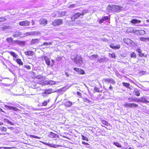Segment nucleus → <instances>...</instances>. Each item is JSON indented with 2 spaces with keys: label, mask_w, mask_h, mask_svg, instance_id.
Returning a JSON list of instances; mask_svg holds the SVG:
<instances>
[{
  "label": "nucleus",
  "mask_w": 149,
  "mask_h": 149,
  "mask_svg": "<svg viewBox=\"0 0 149 149\" xmlns=\"http://www.w3.org/2000/svg\"><path fill=\"white\" fill-rule=\"evenodd\" d=\"M144 102H149V101H148L146 99L145 100Z\"/></svg>",
  "instance_id": "nucleus-63"
},
{
  "label": "nucleus",
  "mask_w": 149,
  "mask_h": 149,
  "mask_svg": "<svg viewBox=\"0 0 149 149\" xmlns=\"http://www.w3.org/2000/svg\"><path fill=\"white\" fill-rule=\"evenodd\" d=\"M14 42L17 44L19 45H24L25 44V42L23 41H20L19 40H15L13 41Z\"/></svg>",
  "instance_id": "nucleus-19"
},
{
  "label": "nucleus",
  "mask_w": 149,
  "mask_h": 149,
  "mask_svg": "<svg viewBox=\"0 0 149 149\" xmlns=\"http://www.w3.org/2000/svg\"><path fill=\"white\" fill-rule=\"evenodd\" d=\"M6 107L10 110H13L16 111H20V110L15 107H13L10 106H6Z\"/></svg>",
  "instance_id": "nucleus-23"
},
{
  "label": "nucleus",
  "mask_w": 149,
  "mask_h": 149,
  "mask_svg": "<svg viewBox=\"0 0 149 149\" xmlns=\"http://www.w3.org/2000/svg\"><path fill=\"white\" fill-rule=\"evenodd\" d=\"M139 61V60H140L141 61H142V63H144L145 61V60L143 59H138V60Z\"/></svg>",
  "instance_id": "nucleus-54"
},
{
  "label": "nucleus",
  "mask_w": 149,
  "mask_h": 149,
  "mask_svg": "<svg viewBox=\"0 0 149 149\" xmlns=\"http://www.w3.org/2000/svg\"><path fill=\"white\" fill-rule=\"evenodd\" d=\"M52 44V43L51 42H45L41 45V46H43L45 45L48 46L51 45Z\"/></svg>",
  "instance_id": "nucleus-35"
},
{
  "label": "nucleus",
  "mask_w": 149,
  "mask_h": 149,
  "mask_svg": "<svg viewBox=\"0 0 149 149\" xmlns=\"http://www.w3.org/2000/svg\"><path fill=\"white\" fill-rule=\"evenodd\" d=\"M0 111L3 113H5L4 111H3L2 109L0 107Z\"/></svg>",
  "instance_id": "nucleus-59"
},
{
  "label": "nucleus",
  "mask_w": 149,
  "mask_h": 149,
  "mask_svg": "<svg viewBox=\"0 0 149 149\" xmlns=\"http://www.w3.org/2000/svg\"><path fill=\"white\" fill-rule=\"evenodd\" d=\"M86 13H87V12L85 10H84L81 13L77 12L72 15L70 17L72 21H74L75 20L78 19L81 16H84Z\"/></svg>",
  "instance_id": "nucleus-1"
},
{
  "label": "nucleus",
  "mask_w": 149,
  "mask_h": 149,
  "mask_svg": "<svg viewBox=\"0 0 149 149\" xmlns=\"http://www.w3.org/2000/svg\"><path fill=\"white\" fill-rule=\"evenodd\" d=\"M91 58L92 60H93L97 58L98 57V55L95 54H93L91 56Z\"/></svg>",
  "instance_id": "nucleus-37"
},
{
  "label": "nucleus",
  "mask_w": 149,
  "mask_h": 149,
  "mask_svg": "<svg viewBox=\"0 0 149 149\" xmlns=\"http://www.w3.org/2000/svg\"><path fill=\"white\" fill-rule=\"evenodd\" d=\"M9 123L12 125H14V123H13L10 121H9V123Z\"/></svg>",
  "instance_id": "nucleus-55"
},
{
  "label": "nucleus",
  "mask_w": 149,
  "mask_h": 149,
  "mask_svg": "<svg viewBox=\"0 0 149 149\" xmlns=\"http://www.w3.org/2000/svg\"><path fill=\"white\" fill-rule=\"evenodd\" d=\"M72 105V102L69 101L67 102L65 104V105L66 106L70 107Z\"/></svg>",
  "instance_id": "nucleus-33"
},
{
  "label": "nucleus",
  "mask_w": 149,
  "mask_h": 149,
  "mask_svg": "<svg viewBox=\"0 0 149 149\" xmlns=\"http://www.w3.org/2000/svg\"><path fill=\"white\" fill-rule=\"evenodd\" d=\"M31 77L32 78L35 79L36 78L37 79V76L36 75V74L34 72H33V74L31 76Z\"/></svg>",
  "instance_id": "nucleus-48"
},
{
  "label": "nucleus",
  "mask_w": 149,
  "mask_h": 149,
  "mask_svg": "<svg viewBox=\"0 0 149 149\" xmlns=\"http://www.w3.org/2000/svg\"><path fill=\"white\" fill-rule=\"evenodd\" d=\"M65 74L66 77H68L69 76V74L67 72H65Z\"/></svg>",
  "instance_id": "nucleus-56"
},
{
  "label": "nucleus",
  "mask_w": 149,
  "mask_h": 149,
  "mask_svg": "<svg viewBox=\"0 0 149 149\" xmlns=\"http://www.w3.org/2000/svg\"><path fill=\"white\" fill-rule=\"evenodd\" d=\"M49 136L51 138H58L59 137L58 136L57 134L52 132H50Z\"/></svg>",
  "instance_id": "nucleus-17"
},
{
  "label": "nucleus",
  "mask_w": 149,
  "mask_h": 149,
  "mask_svg": "<svg viewBox=\"0 0 149 149\" xmlns=\"http://www.w3.org/2000/svg\"><path fill=\"white\" fill-rule=\"evenodd\" d=\"M109 56L113 58H115L116 57L115 54L114 53L112 54H109Z\"/></svg>",
  "instance_id": "nucleus-44"
},
{
  "label": "nucleus",
  "mask_w": 149,
  "mask_h": 149,
  "mask_svg": "<svg viewBox=\"0 0 149 149\" xmlns=\"http://www.w3.org/2000/svg\"><path fill=\"white\" fill-rule=\"evenodd\" d=\"M130 22L132 24H136L141 22V21L140 20L136 19H132L130 21Z\"/></svg>",
  "instance_id": "nucleus-22"
},
{
  "label": "nucleus",
  "mask_w": 149,
  "mask_h": 149,
  "mask_svg": "<svg viewBox=\"0 0 149 149\" xmlns=\"http://www.w3.org/2000/svg\"><path fill=\"white\" fill-rule=\"evenodd\" d=\"M74 61L77 63H80L82 61V59L80 56L77 55L76 57L74 59Z\"/></svg>",
  "instance_id": "nucleus-10"
},
{
  "label": "nucleus",
  "mask_w": 149,
  "mask_h": 149,
  "mask_svg": "<svg viewBox=\"0 0 149 149\" xmlns=\"http://www.w3.org/2000/svg\"><path fill=\"white\" fill-rule=\"evenodd\" d=\"M82 143L84 144V145H88L89 144L87 143H86L84 141H82Z\"/></svg>",
  "instance_id": "nucleus-53"
},
{
  "label": "nucleus",
  "mask_w": 149,
  "mask_h": 149,
  "mask_svg": "<svg viewBox=\"0 0 149 149\" xmlns=\"http://www.w3.org/2000/svg\"><path fill=\"white\" fill-rule=\"evenodd\" d=\"M132 32L140 36L143 35L146 33V31L144 30H141L136 31H134L133 30V31L131 32Z\"/></svg>",
  "instance_id": "nucleus-8"
},
{
  "label": "nucleus",
  "mask_w": 149,
  "mask_h": 149,
  "mask_svg": "<svg viewBox=\"0 0 149 149\" xmlns=\"http://www.w3.org/2000/svg\"><path fill=\"white\" fill-rule=\"evenodd\" d=\"M22 34L20 31H16L13 35V36L14 38H17L20 37Z\"/></svg>",
  "instance_id": "nucleus-20"
},
{
  "label": "nucleus",
  "mask_w": 149,
  "mask_h": 149,
  "mask_svg": "<svg viewBox=\"0 0 149 149\" xmlns=\"http://www.w3.org/2000/svg\"><path fill=\"white\" fill-rule=\"evenodd\" d=\"M125 149H133L131 147H130L128 149L125 148Z\"/></svg>",
  "instance_id": "nucleus-64"
},
{
  "label": "nucleus",
  "mask_w": 149,
  "mask_h": 149,
  "mask_svg": "<svg viewBox=\"0 0 149 149\" xmlns=\"http://www.w3.org/2000/svg\"><path fill=\"white\" fill-rule=\"evenodd\" d=\"M101 123L102 124L106 126H108L110 125L109 123H108L106 121L104 120H102Z\"/></svg>",
  "instance_id": "nucleus-32"
},
{
  "label": "nucleus",
  "mask_w": 149,
  "mask_h": 149,
  "mask_svg": "<svg viewBox=\"0 0 149 149\" xmlns=\"http://www.w3.org/2000/svg\"><path fill=\"white\" fill-rule=\"evenodd\" d=\"M31 23H32V25H34L35 24V22H34V21L33 20H32L31 21Z\"/></svg>",
  "instance_id": "nucleus-58"
},
{
  "label": "nucleus",
  "mask_w": 149,
  "mask_h": 149,
  "mask_svg": "<svg viewBox=\"0 0 149 149\" xmlns=\"http://www.w3.org/2000/svg\"><path fill=\"white\" fill-rule=\"evenodd\" d=\"M29 136L31 137H33V138H35L38 139H40L41 138L40 137H38V136H34L33 135H30Z\"/></svg>",
  "instance_id": "nucleus-46"
},
{
  "label": "nucleus",
  "mask_w": 149,
  "mask_h": 149,
  "mask_svg": "<svg viewBox=\"0 0 149 149\" xmlns=\"http://www.w3.org/2000/svg\"><path fill=\"white\" fill-rule=\"evenodd\" d=\"M39 23L40 25L45 26L47 24L48 21L46 19L42 18L40 20Z\"/></svg>",
  "instance_id": "nucleus-11"
},
{
  "label": "nucleus",
  "mask_w": 149,
  "mask_h": 149,
  "mask_svg": "<svg viewBox=\"0 0 149 149\" xmlns=\"http://www.w3.org/2000/svg\"><path fill=\"white\" fill-rule=\"evenodd\" d=\"M24 67L27 70H30L31 69V67L29 65H24Z\"/></svg>",
  "instance_id": "nucleus-49"
},
{
  "label": "nucleus",
  "mask_w": 149,
  "mask_h": 149,
  "mask_svg": "<svg viewBox=\"0 0 149 149\" xmlns=\"http://www.w3.org/2000/svg\"><path fill=\"white\" fill-rule=\"evenodd\" d=\"M73 69L74 70L78 72L79 74H85L84 71L81 68H75Z\"/></svg>",
  "instance_id": "nucleus-12"
},
{
  "label": "nucleus",
  "mask_w": 149,
  "mask_h": 149,
  "mask_svg": "<svg viewBox=\"0 0 149 149\" xmlns=\"http://www.w3.org/2000/svg\"><path fill=\"white\" fill-rule=\"evenodd\" d=\"M77 94L79 96V97H82V94L81 92L79 91H77Z\"/></svg>",
  "instance_id": "nucleus-52"
},
{
  "label": "nucleus",
  "mask_w": 149,
  "mask_h": 149,
  "mask_svg": "<svg viewBox=\"0 0 149 149\" xmlns=\"http://www.w3.org/2000/svg\"><path fill=\"white\" fill-rule=\"evenodd\" d=\"M8 52L14 58H16L17 57V55L15 53L12 52Z\"/></svg>",
  "instance_id": "nucleus-28"
},
{
  "label": "nucleus",
  "mask_w": 149,
  "mask_h": 149,
  "mask_svg": "<svg viewBox=\"0 0 149 149\" xmlns=\"http://www.w3.org/2000/svg\"><path fill=\"white\" fill-rule=\"evenodd\" d=\"M110 47L114 49H119L120 47V46L119 45H118L116 46H114L113 44H111L109 45Z\"/></svg>",
  "instance_id": "nucleus-18"
},
{
  "label": "nucleus",
  "mask_w": 149,
  "mask_h": 149,
  "mask_svg": "<svg viewBox=\"0 0 149 149\" xmlns=\"http://www.w3.org/2000/svg\"><path fill=\"white\" fill-rule=\"evenodd\" d=\"M123 40L124 42L128 45L130 46L134 43V42L129 38H124Z\"/></svg>",
  "instance_id": "nucleus-9"
},
{
  "label": "nucleus",
  "mask_w": 149,
  "mask_h": 149,
  "mask_svg": "<svg viewBox=\"0 0 149 149\" xmlns=\"http://www.w3.org/2000/svg\"><path fill=\"white\" fill-rule=\"evenodd\" d=\"M30 24V22L28 20L22 21L19 22V25L22 26H28Z\"/></svg>",
  "instance_id": "nucleus-6"
},
{
  "label": "nucleus",
  "mask_w": 149,
  "mask_h": 149,
  "mask_svg": "<svg viewBox=\"0 0 149 149\" xmlns=\"http://www.w3.org/2000/svg\"><path fill=\"white\" fill-rule=\"evenodd\" d=\"M25 54L28 56H33L34 54V52L32 51L28 50L26 51H25L24 52Z\"/></svg>",
  "instance_id": "nucleus-15"
},
{
  "label": "nucleus",
  "mask_w": 149,
  "mask_h": 149,
  "mask_svg": "<svg viewBox=\"0 0 149 149\" xmlns=\"http://www.w3.org/2000/svg\"><path fill=\"white\" fill-rule=\"evenodd\" d=\"M63 20L61 19H54L52 22V24L54 27H56L63 24Z\"/></svg>",
  "instance_id": "nucleus-3"
},
{
  "label": "nucleus",
  "mask_w": 149,
  "mask_h": 149,
  "mask_svg": "<svg viewBox=\"0 0 149 149\" xmlns=\"http://www.w3.org/2000/svg\"><path fill=\"white\" fill-rule=\"evenodd\" d=\"M15 61L19 65H23V63L21 59L19 58H17L16 59Z\"/></svg>",
  "instance_id": "nucleus-27"
},
{
  "label": "nucleus",
  "mask_w": 149,
  "mask_h": 149,
  "mask_svg": "<svg viewBox=\"0 0 149 149\" xmlns=\"http://www.w3.org/2000/svg\"><path fill=\"white\" fill-rule=\"evenodd\" d=\"M8 128L9 129L11 130H13L14 129V128L13 127H8Z\"/></svg>",
  "instance_id": "nucleus-60"
},
{
  "label": "nucleus",
  "mask_w": 149,
  "mask_h": 149,
  "mask_svg": "<svg viewBox=\"0 0 149 149\" xmlns=\"http://www.w3.org/2000/svg\"><path fill=\"white\" fill-rule=\"evenodd\" d=\"M138 55L139 56L141 57L144 56L145 57H146L147 56V54L145 55L144 54V53H142L141 52V53L139 54H138Z\"/></svg>",
  "instance_id": "nucleus-43"
},
{
  "label": "nucleus",
  "mask_w": 149,
  "mask_h": 149,
  "mask_svg": "<svg viewBox=\"0 0 149 149\" xmlns=\"http://www.w3.org/2000/svg\"><path fill=\"white\" fill-rule=\"evenodd\" d=\"M103 81L105 82L111 83L112 84H114L116 82L113 79L105 78L103 79Z\"/></svg>",
  "instance_id": "nucleus-14"
},
{
  "label": "nucleus",
  "mask_w": 149,
  "mask_h": 149,
  "mask_svg": "<svg viewBox=\"0 0 149 149\" xmlns=\"http://www.w3.org/2000/svg\"><path fill=\"white\" fill-rule=\"evenodd\" d=\"M132 100H133L134 101H135V102L137 101L138 102H143V100H141V99H138L137 100H135V99H133Z\"/></svg>",
  "instance_id": "nucleus-50"
},
{
  "label": "nucleus",
  "mask_w": 149,
  "mask_h": 149,
  "mask_svg": "<svg viewBox=\"0 0 149 149\" xmlns=\"http://www.w3.org/2000/svg\"><path fill=\"white\" fill-rule=\"evenodd\" d=\"M39 42V39L38 38L33 39L31 41V45H33L38 43Z\"/></svg>",
  "instance_id": "nucleus-21"
},
{
  "label": "nucleus",
  "mask_w": 149,
  "mask_h": 149,
  "mask_svg": "<svg viewBox=\"0 0 149 149\" xmlns=\"http://www.w3.org/2000/svg\"><path fill=\"white\" fill-rule=\"evenodd\" d=\"M122 84L125 87L127 88H130V84L128 83L122 82Z\"/></svg>",
  "instance_id": "nucleus-34"
},
{
  "label": "nucleus",
  "mask_w": 149,
  "mask_h": 149,
  "mask_svg": "<svg viewBox=\"0 0 149 149\" xmlns=\"http://www.w3.org/2000/svg\"><path fill=\"white\" fill-rule=\"evenodd\" d=\"M133 92L134 94L136 96L139 97L140 95V93L139 91L137 90L136 89H135Z\"/></svg>",
  "instance_id": "nucleus-25"
},
{
  "label": "nucleus",
  "mask_w": 149,
  "mask_h": 149,
  "mask_svg": "<svg viewBox=\"0 0 149 149\" xmlns=\"http://www.w3.org/2000/svg\"><path fill=\"white\" fill-rule=\"evenodd\" d=\"M52 90L51 89L46 90H45L44 93L45 94H50L52 93Z\"/></svg>",
  "instance_id": "nucleus-30"
},
{
  "label": "nucleus",
  "mask_w": 149,
  "mask_h": 149,
  "mask_svg": "<svg viewBox=\"0 0 149 149\" xmlns=\"http://www.w3.org/2000/svg\"><path fill=\"white\" fill-rule=\"evenodd\" d=\"M76 7L75 4H70L68 6V8H73Z\"/></svg>",
  "instance_id": "nucleus-45"
},
{
  "label": "nucleus",
  "mask_w": 149,
  "mask_h": 149,
  "mask_svg": "<svg viewBox=\"0 0 149 149\" xmlns=\"http://www.w3.org/2000/svg\"><path fill=\"white\" fill-rule=\"evenodd\" d=\"M124 106L125 108H136L138 105L135 103H126L123 105Z\"/></svg>",
  "instance_id": "nucleus-5"
},
{
  "label": "nucleus",
  "mask_w": 149,
  "mask_h": 149,
  "mask_svg": "<svg viewBox=\"0 0 149 149\" xmlns=\"http://www.w3.org/2000/svg\"><path fill=\"white\" fill-rule=\"evenodd\" d=\"M50 101V100L49 99L48 100L47 102L45 101L43 102L42 103V106H46L47 105V102H49Z\"/></svg>",
  "instance_id": "nucleus-40"
},
{
  "label": "nucleus",
  "mask_w": 149,
  "mask_h": 149,
  "mask_svg": "<svg viewBox=\"0 0 149 149\" xmlns=\"http://www.w3.org/2000/svg\"><path fill=\"white\" fill-rule=\"evenodd\" d=\"M0 130L3 132L5 133L3 134H5L7 131V129L5 127H0Z\"/></svg>",
  "instance_id": "nucleus-26"
},
{
  "label": "nucleus",
  "mask_w": 149,
  "mask_h": 149,
  "mask_svg": "<svg viewBox=\"0 0 149 149\" xmlns=\"http://www.w3.org/2000/svg\"><path fill=\"white\" fill-rule=\"evenodd\" d=\"M139 39L140 40L143 42L149 41V38H148L141 37L139 38Z\"/></svg>",
  "instance_id": "nucleus-29"
},
{
  "label": "nucleus",
  "mask_w": 149,
  "mask_h": 149,
  "mask_svg": "<svg viewBox=\"0 0 149 149\" xmlns=\"http://www.w3.org/2000/svg\"><path fill=\"white\" fill-rule=\"evenodd\" d=\"M113 143L115 145L118 147L121 148L122 147L121 145L118 142H114Z\"/></svg>",
  "instance_id": "nucleus-38"
},
{
  "label": "nucleus",
  "mask_w": 149,
  "mask_h": 149,
  "mask_svg": "<svg viewBox=\"0 0 149 149\" xmlns=\"http://www.w3.org/2000/svg\"><path fill=\"white\" fill-rule=\"evenodd\" d=\"M6 18L4 17H0V22L6 21Z\"/></svg>",
  "instance_id": "nucleus-47"
},
{
  "label": "nucleus",
  "mask_w": 149,
  "mask_h": 149,
  "mask_svg": "<svg viewBox=\"0 0 149 149\" xmlns=\"http://www.w3.org/2000/svg\"><path fill=\"white\" fill-rule=\"evenodd\" d=\"M109 88L110 90H112V87L111 85H110L109 87Z\"/></svg>",
  "instance_id": "nucleus-62"
},
{
  "label": "nucleus",
  "mask_w": 149,
  "mask_h": 149,
  "mask_svg": "<svg viewBox=\"0 0 149 149\" xmlns=\"http://www.w3.org/2000/svg\"><path fill=\"white\" fill-rule=\"evenodd\" d=\"M130 57L131 58H135L136 57V55L134 52H132L130 54Z\"/></svg>",
  "instance_id": "nucleus-39"
},
{
  "label": "nucleus",
  "mask_w": 149,
  "mask_h": 149,
  "mask_svg": "<svg viewBox=\"0 0 149 149\" xmlns=\"http://www.w3.org/2000/svg\"><path fill=\"white\" fill-rule=\"evenodd\" d=\"M110 18V15H109V16H104L102 18L100 19L99 20V22L101 24L105 20L109 19Z\"/></svg>",
  "instance_id": "nucleus-13"
},
{
  "label": "nucleus",
  "mask_w": 149,
  "mask_h": 149,
  "mask_svg": "<svg viewBox=\"0 0 149 149\" xmlns=\"http://www.w3.org/2000/svg\"><path fill=\"white\" fill-rule=\"evenodd\" d=\"M45 144L47 145L48 146H49L51 147H52L53 148H57L58 147L60 146L57 145H52L51 144L49 143H45Z\"/></svg>",
  "instance_id": "nucleus-31"
},
{
  "label": "nucleus",
  "mask_w": 149,
  "mask_h": 149,
  "mask_svg": "<svg viewBox=\"0 0 149 149\" xmlns=\"http://www.w3.org/2000/svg\"><path fill=\"white\" fill-rule=\"evenodd\" d=\"M94 91L95 92H97L98 93L102 92V91L100 90L99 88L97 87H95L94 88Z\"/></svg>",
  "instance_id": "nucleus-42"
},
{
  "label": "nucleus",
  "mask_w": 149,
  "mask_h": 149,
  "mask_svg": "<svg viewBox=\"0 0 149 149\" xmlns=\"http://www.w3.org/2000/svg\"><path fill=\"white\" fill-rule=\"evenodd\" d=\"M81 136L82 137L81 138L82 140H85L87 141H88V139L86 136H84L83 135H81Z\"/></svg>",
  "instance_id": "nucleus-41"
},
{
  "label": "nucleus",
  "mask_w": 149,
  "mask_h": 149,
  "mask_svg": "<svg viewBox=\"0 0 149 149\" xmlns=\"http://www.w3.org/2000/svg\"><path fill=\"white\" fill-rule=\"evenodd\" d=\"M85 99L86 100V101H87L88 102H91V101H89L87 99L85 98Z\"/></svg>",
  "instance_id": "nucleus-61"
},
{
  "label": "nucleus",
  "mask_w": 149,
  "mask_h": 149,
  "mask_svg": "<svg viewBox=\"0 0 149 149\" xmlns=\"http://www.w3.org/2000/svg\"><path fill=\"white\" fill-rule=\"evenodd\" d=\"M4 120L8 123L9 121H10L8 119L6 118H5Z\"/></svg>",
  "instance_id": "nucleus-57"
},
{
  "label": "nucleus",
  "mask_w": 149,
  "mask_h": 149,
  "mask_svg": "<svg viewBox=\"0 0 149 149\" xmlns=\"http://www.w3.org/2000/svg\"><path fill=\"white\" fill-rule=\"evenodd\" d=\"M37 79H38L37 82L38 84L42 85L50 84L49 82L45 81V77L42 76L41 75H37Z\"/></svg>",
  "instance_id": "nucleus-2"
},
{
  "label": "nucleus",
  "mask_w": 149,
  "mask_h": 149,
  "mask_svg": "<svg viewBox=\"0 0 149 149\" xmlns=\"http://www.w3.org/2000/svg\"><path fill=\"white\" fill-rule=\"evenodd\" d=\"M114 5L113 4H109V5L107 8V10L109 12L113 11H114Z\"/></svg>",
  "instance_id": "nucleus-16"
},
{
  "label": "nucleus",
  "mask_w": 149,
  "mask_h": 149,
  "mask_svg": "<svg viewBox=\"0 0 149 149\" xmlns=\"http://www.w3.org/2000/svg\"><path fill=\"white\" fill-rule=\"evenodd\" d=\"M6 40L7 41L8 43L12 42L14 41L13 40V39L11 37L7 38L6 39Z\"/></svg>",
  "instance_id": "nucleus-36"
},
{
  "label": "nucleus",
  "mask_w": 149,
  "mask_h": 149,
  "mask_svg": "<svg viewBox=\"0 0 149 149\" xmlns=\"http://www.w3.org/2000/svg\"><path fill=\"white\" fill-rule=\"evenodd\" d=\"M114 12L119 13L123 9V7L120 6L116 5H114Z\"/></svg>",
  "instance_id": "nucleus-7"
},
{
  "label": "nucleus",
  "mask_w": 149,
  "mask_h": 149,
  "mask_svg": "<svg viewBox=\"0 0 149 149\" xmlns=\"http://www.w3.org/2000/svg\"><path fill=\"white\" fill-rule=\"evenodd\" d=\"M136 51L139 53H141V50L140 48H138L136 49Z\"/></svg>",
  "instance_id": "nucleus-51"
},
{
  "label": "nucleus",
  "mask_w": 149,
  "mask_h": 149,
  "mask_svg": "<svg viewBox=\"0 0 149 149\" xmlns=\"http://www.w3.org/2000/svg\"><path fill=\"white\" fill-rule=\"evenodd\" d=\"M66 12L65 11H59L58 12V14L59 17H62L65 15Z\"/></svg>",
  "instance_id": "nucleus-24"
},
{
  "label": "nucleus",
  "mask_w": 149,
  "mask_h": 149,
  "mask_svg": "<svg viewBox=\"0 0 149 149\" xmlns=\"http://www.w3.org/2000/svg\"><path fill=\"white\" fill-rule=\"evenodd\" d=\"M46 64L47 66L49 67H52L54 65V61L53 60H52V62L51 63L50 60L49 58L46 56H44L43 57Z\"/></svg>",
  "instance_id": "nucleus-4"
}]
</instances>
